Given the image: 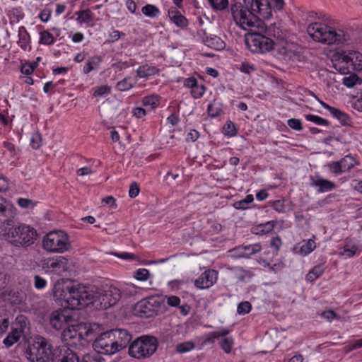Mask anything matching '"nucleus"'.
I'll use <instances>...</instances> for the list:
<instances>
[{"mask_svg": "<svg viewBox=\"0 0 362 362\" xmlns=\"http://www.w3.org/2000/svg\"><path fill=\"white\" fill-rule=\"evenodd\" d=\"M238 273L237 274V279L241 282H249L254 276V274L249 270H245L243 268L237 269Z\"/></svg>", "mask_w": 362, "mask_h": 362, "instance_id": "43", "label": "nucleus"}, {"mask_svg": "<svg viewBox=\"0 0 362 362\" xmlns=\"http://www.w3.org/2000/svg\"><path fill=\"white\" fill-rule=\"evenodd\" d=\"M168 17L177 27L183 28L188 25V20L175 8L168 10Z\"/></svg>", "mask_w": 362, "mask_h": 362, "instance_id": "20", "label": "nucleus"}, {"mask_svg": "<svg viewBox=\"0 0 362 362\" xmlns=\"http://www.w3.org/2000/svg\"><path fill=\"white\" fill-rule=\"evenodd\" d=\"M95 337L93 343V347L96 352L101 354L113 355L114 345L113 337L111 329L104 332L100 334L95 332Z\"/></svg>", "mask_w": 362, "mask_h": 362, "instance_id": "11", "label": "nucleus"}, {"mask_svg": "<svg viewBox=\"0 0 362 362\" xmlns=\"http://www.w3.org/2000/svg\"><path fill=\"white\" fill-rule=\"evenodd\" d=\"M20 337V332L18 329H13L4 339L3 343L7 348H9L19 340Z\"/></svg>", "mask_w": 362, "mask_h": 362, "instance_id": "31", "label": "nucleus"}, {"mask_svg": "<svg viewBox=\"0 0 362 362\" xmlns=\"http://www.w3.org/2000/svg\"><path fill=\"white\" fill-rule=\"evenodd\" d=\"M343 172H346L354 166L355 160L351 156H346L339 160Z\"/></svg>", "mask_w": 362, "mask_h": 362, "instance_id": "45", "label": "nucleus"}, {"mask_svg": "<svg viewBox=\"0 0 362 362\" xmlns=\"http://www.w3.org/2000/svg\"><path fill=\"white\" fill-rule=\"evenodd\" d=\"M53 362H80V359L69 347L55 346V356Z\"/></svg>", "mask_w": 362, "mask_h": 362, "instance_id": "14", "label": "nucleus"}, {"mask_svg": "<svg viewBox=\"0 0 362 362\" xmlns=\"http://www.w3.org/2000/svg\"><path fill=\"white\" fill-rule=\"evenodd\" d=\"M142 13L151 18H154L159 16L160 11L159 8L153 4H146L141 8Z\"/></svg>", "mask_w": 362, "mask_h": 362, "instance_id": "32", "label": "nucleus"}, {"mask_svg": "<svg viewBox=\"0 0 362 362\" xmlns=\"http://www.w3.org/2000/svg\"><path fill=\"white\" fill-rule=\"evenodd\" d=\"M160 104V98L158 95H151L143 98L141 105L147 110H152L156 108Z\"/></svg>", "mask_w": 362, "mask_h": 362, "instance_id": "27", "label": "nucleus"}, {"mask_svg": "<svg viewBox=\"0 0 362 362\" xmlns=\"http://www.w3.org/2000/svg\"><path fill=\"white\" fill-rule=\"evenodd\" d=\"M49 318L51 327L56 330L64 329L66 324L71 320V316L65 315L61 310L53 311Z\"/></svg>", "mask_w": 362, "mask_h": 362, "instance_id": "17", "label": "nucleus"}, {"mask_svg": "<svg viewBox=\"0 0 362 362\" xmlns=\"http://www.w3.org/2000/svg\"><path fill=\"white\" fill-rule=\"evenodd\" d=\"M34 286L37 289H42L47 286V281L39 275L34 276Z\"/></svg>", "mask_w": 362, "mask_h": 362, "instance_id": "63", "label": "nucleus"}, {"mask_svg": "<svg viewBox=\"0 0 362 362\" xmlns=\"http://www.w3.org/2000/svg\"><path fill=\"white\" fill-rule=\"evenodd\" d=\"M287 124L290 128L296 131H301L303 129L302 122L299 119H289L287 121Z\"/></svg>", "mask_w": 362, "mask_h": 362, "instance_id": "55", "label": "nucleus"}, {"mask_svg": "<svg viewBox=\"0 0 362 362\" xmlns=\"http://www.w3.org/2000/svg\"><path fill=\"white\" fill-rule=\"evenodd\" d=\"M325 272L323 264L315 265L305 276L307 281L313 282L318 279Z\"/></svg>", "mask_w": 362, "mask_h": 362, "instance_id": "28", "label": "nucleus"}, {"mask_svg": "<svg viewBox=\"0 0 362 362\" xmlns=\"http://www.w3.org/2000/svg\"><path fill=\"white\" fill-rule=\"evenodd\" d=\"M244 250L245 252V258H248L251 255H255L260 252L262 250V245L260 243L247 245H244Z\"/></svg>", "mask_w": 362, "mask_h": 362, "instance_id": "44", "label": "nucleus"}, {"mask_svg": "<svg viewBox=\"0 0 362 362\" xmlns=\"http://www.w3.org/2000/svg\"><path fill=\"white\" fill-rule=\"evenodd\" d=\"M199 37L202 42L207 47L216 50H222L225 48L226 44L220 37L214 35H207L206 30L200 29L197 31Z\"/></svg>", "mask_w": 362, "mask_h": 362, "instance_id": "15", "label": "nucleus"}, {"mask_svg": "<svg viewBox=\"0 0 362 362\" xmlns=\"http://www.w3.org/2000/svg\"><path fill=\"white\" fill-rule=\"evenodd\" d=\"M11 315L4 308H0V336L4 334L10 325Z\"/></svg>", "mask_w": 362, "mask_h": 362, "instance_id": "26", "label": "nucleus"}, {"mask_svg": "<svg viewBox=\"0 0 362 362\" xmlns=\"http://www.w3.org/2000/svg\"><path fill=\"white\" fill-rule=\"evenodd\" d=\"M17 204L21 207L24 209L33 208L35 204L33 202L31 199H25V198H19L17 200Z\"/></svg>", "mask_w": 362, "mask_h": 362, "instance_id": "61", "label": "nucleus"}, {"mask_svg": "<svg viewBox=\"0 0 362 362\" xmlns=\"http://www.w3.org/2000/svg\"><path fill=\"white\" fill-rule=\"evenodd\" d=\"M100 329L98 324H90L88 328L83 325H71L62 333V340L67 347L78 348L83 346L84 341H91L95 337V332Z\"/></svg>", "mask_w": 362, "mask_h": 362, "instance_id": "5", "label": "nucleus"}, {"mask_svg": "<svg viewBox=\"0 0 362 362\" xmlns=\"http://www.w3.org/2000/svg\"><path fill=\"white\" fill-rule=\"evenodd\" d=\"M356 98V100L354 103V107L358 111L362 112V89L357 93Z\"/></svg>", "mask_w": 362, "mask_h": 362, "instance_id": "64", "label": "nucleus"}, {"mask_svg": "<svg viewBox=\"0 0 362 362\" xmlns=\"http://www.w3.org/2000/svg\"><path fill=\"white\" fill-rule=\"evenodd\" d=\"M160 72V69L155 66H151L148 64L140 66L136 69L137 76L139 78H147L153 76Z\"/></svg>", "mask_w": 362, "mask_h": 362, "instance_id": "23", "label": "nucleus"}, {"mask_svg": "<svg viewBox=\"0 0 362 362\" xmlns=\"http://www.w3.org/2000/svg\"><path fill=\"white\" fill-rule=\"evenodd\" d=\"M113 337L114 354L126 349L132 341V334L124 329H111Z\"/></svg>", "mask_w": 362, "mask_h": 362, "instance_id": "13", "label": "nucleus"}, {"mask_svg": "<svg viewBox=\"0 0 362 362\" xmlns=\"http://www.w3.org/2000/svg\"><path fill=\"white\" fill-rule=\"evenodd\" d=\"M205 86L203 83H199L191 90V95L194 98L198 99L203 96L205 92Z\"/></svg>", "mask_w": 362, "mask_h": 362, "instance_id": "47", "label": "nucleus"}, {"mask_svg": "<svg viewBox=\"0 0 362 362\" xmlns=\"http://www.w3.org/2000/svg\"><path fill=\"white\" fill-rule=\"evenodd\" d=\"M310 186L316 187L318 193L330 192L336 188L334 182L319 175L310 176Z\"/></svg>", "mask_w": 362, "mask_h": 362, "instance_id": "18", "label": "nucleus"}, {"mask_svg": "<svg viewBox=\"0 0 362 362\" xmlns=\"http://www.w3.org/2000/svg\"><path fill=\"white\" fill-rule=\"evenodd\" d=\"M239 69L245 74H250L252 71H255L256 68L253 64L247 62H243L240 65Z\"/></svg>", "mask_w": 362, "mask_h": 362, "instance_id": "60", "label": "nucleus"}, {"mask_svg": "<svg viewBox=\"0 0 362 362\" xmlns=\"http://www.w3.org/2000/svg\"><path fill=\"white\" fill-rule=\"evenodd\" d=\"M358 250V246L352 243L351 242H346L345 245L343 247V251L341 254L346 257H352L355 255L356 250Z\"/></svg>", "mask_w": 362, "mask_h": 362, "instance_id": "41", "label": "nucleus"}, {"mask_svg": "<svg viewBox=\"0 0 362 362\" xmlns=\"http://www.w3.org/2000/svg\"><path fill=\"white\" fill-rule=\"evenodd\" d=\"M330 114L334 117L337 118L343 125L349 124V116L346 113L341 112L340 110L334 107Z\"/></svg>", "mask_w": 362, "mask_h": 362, "instance_id": "42", "label": "nucleus"}, {"mask_svg": "<svg viewBox=\"0 0 362 362\" xmlns=\"http://www.w3.org/2000/svg\"><path fill=\"white\" fill-rule=\"evenodd\" d=\"M223 134L228 137H233L237 134L236 127L232 121L228 120L226 122L223 127Z\"/></svg>", "mask_w": 362, "mask_h": 362, "instance_id": "40", "label": "nucleus"}, {"mask_svg": "<svg viewBox=\"0 0 362 362\" xmlns=\"http://www.w3.org/2000/svg\"><path fill=\"white\" fill-rule=\"evenodd\" d=\"M305 117L308 121L314 122L315 124H316L317 125L327 126L329 124V121H327V119L322 118L317 115H306L305 116Z\"/></svg>", "mask_w": 362, "mask_h": 362, "instance_id": "46", "label": "nucleus"}, {"mask_svg": "<svg viewBox=\"0 0 362 362\" xmlns=\"http://www.w3.org/2000/svg\"><path fill=\"white\" fill-rule=\"evenodd\" d=\"M230 255L235 258H245L244 245L236 247L230 251Z\"/></svg>", "mask_w": 362, "mask_h": 362, "instance_id": "54", "label": "nucleus"}, {"mask_svg": "<svg viewBox=\"0 0 362 362\" xmlns=\"http://www.w3.org/2000/svg\"><path fill=\"white\" fill-rule=\"evenodd\" d=\"M55 356V346L44 337L37 339V341L28 346V358L31 362H49L54 361Z\"/></svg>", "mask_w": 362, "mask_h": 362, "instance_id": "6", "label": "nucleus"}, {"mask_svg": "<svg viewBox=\"0 0 362 362\" xmlns=\"http://www.w3.org/2000/svg\"><path fill=\"white\" fill-rule=\"evenodd\" d=\"M362 79H361L356 74H352L348 76H344L343 78V84L348 88H352L356 84H361Z\"/></svg>", "mask_w": 362, "mask_h": 362, "instance_id": "38", "label": "nucleus"}, {"mask_svg": "<svg viewBox=\"0 0 362 362\" xmlns=\"http://www.w3.org/2000/svg\"><path fill=\"white\" fill-rule=\"evenodd\" d=\"M254 200L252 194H247L245 199L235 202L233 206L238 210H245L249 208V204L252 203Z\"/></svg>", "mask_w": 362, "mask_h": 362, "instance_id": "37", "label": "nucleus"}, {"mask_svg": "<svg viewBox=\"0 0 362 362\" xmlns=\"http://www.w3.org/2000/svg\"><path fill=\"white\" fill-rule=\"evenodd\" d=\"M37 66V64L35 62L34 63H25V64H23L21 66V71L23 74H25V75H30L34 69H35V67Z\"/></svg>", "mask_w": 362, "mask_h": 362, "instance_id": "53", "label": "nucleus"}, {"mask_svg": "<svg viewBox=\"0 0 362 362\" xmlns=\"http://www.w3.org/2000/svg\"><path fill=\"white\" fill-rule=\"evenodd\" d=\"M158 346V339L153 336L144 335L133 341L129 346V354L136 358H145L153 355Z\"/></svg>", "mask_w": 362, "mask_h": 362, "instance_id": "7", "label": "nucleus"}, {"mask_svg": "<svg viewBox=\"0 0 362 362\" xmlns=\"http://www.w3.org/2000/svg\"><path fill=\"white\" fill-rule=\"evenodd\" d=\"M211 6L216 9H224L227 7L228 0H208Z\"/></svg>", "mask_w": 362, "mask_h": 362, "instance_id": "56", "label": "nucleus"}, {"mask_svg": "<svg viewBox=\"0 0 362 362\" xmlns=\"http://www.w3.org/2000/svg\"><path fill=\"white\" fill-rule=\"evenodd\" d=\"M230 332V330L225 327H221L219 330L209 332L207 334L206 339L203 341L202 345L208 344H212L214 343L215 339H218L221 337H226Z\"/></svg>", "mask_w": 362, "mask_h": 362, "instance_id": "24", "label": "nucleus"}, {"mask_svg": "<svg viewBox=\"0 0 362 362\" xmlns=\"http://www.w3.org/2000/svg\"><path fill=\"white\" fill-rule=\"evenodd\" d=\"M52 13V11L50 8H45L42 9L39 14L40 21L44 23L48 22L50 19Z\"/></svg>", "mask_w": 362, "mask_h": 362, "instance_id": "62", "label": "nucleus"}, {"mask_svg": "<svg viewBox=\"0 0 362 362\" xmlns=\"http://www.w3.org/2000/svg\"><path fill=\"white\" fill-rule=\"evenodd\" d=\"M217 276L218 272L216 270L207 269L194 281V285L201 289L208 288L216 283Z\"/></svg>", "mask_w": 362, "mask_h": 362, "instance_id": "16", "label": "nucleus"}, {"mask_svg": "<svg viewBox=\"0 0 362 362\" xmlns=\"http://www.w3.org/2000/svg\"><path fill=\"white\" fill-rule=\"evenodd\" d=\"M0 229L2 238L17 249L27 250L38 238L35 228L23 223L15 224L13 218L4 219Z\"/></svg>", "mask_w": 362, "mask_h": 362, "instance_id": "2", "label": "nucleus"}, {"mask_svg": "<svg viewBox=\"0 0 362 362\" xmlns=\"http://www.w3.org/2000/svg\"><path fill=\"white\" fill-rule=\"evenodd\" d=\"M222 104L216 100L208 105L207 113L210 117H216L221 115L223 112Z\"/></svg>", "mask_w": 362, "mask_h": 362, "instance_id": "29", "label": "nucleus"}, {"mask_svg": "<svg viewBox=\"0 0 362 362\" xmlns=\"http://www.w3.org/2000/svg\"><path fill=\"white\" fill-rule=\"evenodd\" d=\"M110 87L107 85L98 86L95 88L93 95L94 96H103L107 95L110 92Z\"/></svg>", "mask_w": 362, "mask_h": 362, "instance_id": "58", "label": "nucleus"}, {"mask_svg": "<svg viewBox=\"0 0 362 362\" xmlns=\"http://www.w3.org/2000/svg\"><path fill=\"white\" fill-rule=\"evenodd\" d=\"M134 310L140 317L149 318L157 315L156 310H153L146 298L138 302L135 305Z\"/></svg>", "mask_w": 362, "mask_h": 362, "instance_id": "19", "label": "nucleus"}, {"mask_svg": "<svg viewBox=\"0 0 362 362\" xmlns=\"http://www.w3.org/2000/svg\"><path fill=\"white\" fill-rule=\"evenodd\" d=\"M131 77H126L118 81L116 84V88L119 91H127L134 87V84L131 81Z\"/></svg>", "mask_w": 362, "mask_h": 362, "instance_id": "39", "label": "nucleus"}, {"mask_svg": "<svg viewBox=\"0 0 362 362\" xmlns=\"http://www.w3.org/2000/svg\"><path fill=\"white\" fill-rule=\"evenodd\" d=\"M42 247L49 252L63 253L70 247L69 237L62 230L51 231L44 236Z\"/></svg>", "mask_w": 362, "mask_h": 362, "instance_id": "9", "label": "nucleus"}, {"mask_svg": "<svg viewBox=\"0 0 362 362\" xmlns=\"http://www.w3.org/2000/svg\"><path fill=\"white\" fill-rule=\"evenodd\" d=\"M337 64H335V68L339 66V71L345 73L349 66L352 69H362V54L357 51H342L340 53Z\"/></svg>", "mask_w": 362, "mask_h": 362, "instance_id": "10", "label": "nucleus"}, {"mask_svg": "<svg viewBox=\"0 0 362 362\" xmlns=\"http://www.w3.org/2000/svg\"><path fill=\"white\" fill-rule=\"evenodd\" d=\"M80 362H105L103 357L98 353H88L84 354L80 359Z\"/></svg>", "mask_w": 362, "mask_h": 362, "instance_id": "36", "label": "nucleus"}, {"mask_svg": "<svg viewBox=\"0 0 362 362\" xmlns=\"http://www.w3.org/2000/svg\"><path fill=\"white\" fill-rule=\"evenodd\" d=\"M15 212L13 207L6 201L5 199L0 197V221L4 219L13 218Z\"/></svg>", "mask_w": 362, "mask_h": 362, "instance_id": "22", "label": "nucleus"}, {"mask_svg": "<svg viewBox=\"0 0 362 362\" xmlns=\"http://www.w3.org/2000/svg\"><path fill=\"white\" fill-rule=\"evenodd\" d=\"M195 348V344L193 341H187L179 343L175 346V351L178 354H185L193 350Z\"/></svg>", "mask_w": 362, "mask_h": 362, "instance_id": "34", "label": "nucleus"}, {"mask_svg": "<svg viewBox=\"0 0 362 362\" xmlns=\"http://www.w3.org/2000/svg\"><path fill=\"white\" fill-rule=\"evenodd\" d=\"M86 287L94 288V294L90 300V304H96V307L100 305L101 309H107L116 304L121 297L119 289L114 286L107 287L104 289H100L95 286L86 285Z\"/></svg>", "mask_w": 362, "mask_h": 362, "instance_id": "8", "label": "nucleus"}, {"mask_svg": "<svg viewBox=\"0 0 362 362\" xmlns=\"http://www.w3.org/2000/svg\"><path fill=\"white\" fill-rule=\"evenodd\" d=\"M134 276L139 281H146L149 277V271L147 269H139L134 272Z\"/></svg>", "mask_w": 362, "mask_h": 362, "instance_id": "51", "label": "nucleus"}, {"mask_svg": "<svg viewBox=\"0 0 362 362\" xmlns=\"http://www.w3.org/2000/svg\"><path fill=\"white\" fill-rule=\"evenodd\" d=\"M101 62L102 57L100 56L95 55L93 57H90L87 60L83 68V74H88L91 71L98 69L100 66Z\"/></svg>", "mask_w": 362, "mask_h": 362, "instance_id": "25", "label": "nucleus"}, {"mask_svg": "<svg viewBox=\"0 0 362 362\" xmlns=\"http://www.w3.org/2000/svg\"><path fill=\"white\" fill-rule=\"evenodd\" d=\"M93 288L74 282L66 285L57 284L54 285L53 293L54 298L64 301L69 308L80 310L90 305L94 294Z\"/></svg>", "mask_w": 362, "mask_h": 362, "instance_id": "3", "label": "nucleus"}, {"mask_svg": "<svg viewBox=\"0 0 362 362\" xmlns=\"http://www.w3.org/2000/svg\"><path fill=\"white\" fill-rule=\"evenodd\" d=\"M68 259L62 256L45 258L41 260V267L46 272L61 275L69 269Z\"/></svg>", "mask_w": 362, "mask_h": 362, "instance_id": "12", "label": "nucleus"}, {"mask_svg": "<svg viewBox=\"0 0 362 362\" xmlns=\"http://www.w3.org/2000/svg\"><path fill=\"white\" fill-rule=\"evenodd\" d=\"M231 13L235 23L243 30H248L245 42L252 53H266L277 49L281 54H286L291 49L286 40V33L279 25L272 24L267 27L264 21L257 17L269 19L272 16V6L267 0H243L231 6Z\"/></svg>", "mask_w": 362, "mask_h": 362, "instance_id": "1", "label": "nucleus"}, {"mask_svg": "<svg viewBox=\"0 0 362 362\" xmlns=\"http://www.w3.org/2000/svg\"><path fill=\"white\" fill-rule=\"evenodd\" d=\"M39 43L45 45H52L55 42L54 37L48 30L40 32Z\"/></svg>", "mask_w": 362, "mask_h": 362, "instance_id": "33", "label": "nucleus"}, {"mask_svg": "<svg viewBox=\"0 0 362 362\" xmlns=\"http://www.w3.org/2000/svg\"><path fill=\"white\" fill-rule=\"evenodd\" d=\"M124 35H125V33H120L117 30H113L112 32H111L109 34L108 39L107 40L106 42L108 43L115 42L117 41L121 37V36H124Z\"/></svg>", "mask_w": 362, "mask_h": 362, "instance_id": "59", "label": "nucleus"}, {"mask_svg": "<svg viewBox=\"0 0 362 362\" xmlns=\"http://www.w3.org/2000/svg\"><path fill=\"white\" fill-rule=\"evenodd\" d=\"M17 43L25 51L31 49L30 36L24 26H21L18 29V40Z\"/></svg>", "mask_w": 362, "mask_h": 362, "instance_id": "21", "label": "nucleus"}, {"mask_svg": "<svg viewBox=\"0 0 362 362\" xmlns=\"http://www.w3.org/2000/svg\"><path fill=\"white\" fill-rule=\"evenodd\" d=\"M307 32L315 40L323 44H341L349 40V35L342 30L334 28L322 23H313L308 25Z\"/></svg>", "mask_w": 362, "mask_h": 362, "instance_id": "4", "label": "nucleus"}, {"mask_svg": "<svg viewBox=\"0 0 362 362\" xmlns=\"http://www.w3.org/2000/svg\"><path fill=\"white\" fill-rule=\"evenodd\" d=\"M281 245L282 240L281 238L278 235L272 237L269 241V245L271 248L273 250V252L276 255L278 254Z\"/></svg>", "mask_w": 362, "mask_h": 362, "instance_id": "48", "label": "nucleus"}, {"mask_svg": "<svg viewBox=\"0 0 362 362\" xmlns=\"http://www.w3.org/2000/svg\"><path fill=\"white\" fill-rule=\"evenodd\" d=\"M149 303L153 308V310H156V313L158 315L160 308L161 307L163 301L160 299L159 297L151 296L146 298Z\"/></svg>", "mask_w": 362, "mask_h": 362, "instance_id": "52", "label": "nucleus"}, {"mask_svg": "<svg viewBox=\"0 0 362 362\" xmlns=\"http://www.w3.org/2000/svg\"><path fill=\"white\" fill-rule=\"evenodd\" d=\"M315 247L316 244L313 240L309 239L308 240H303L298 253L305 257L311 253Z\"/></svg>", "mask_w": 362, "mask_h": 362, "instance_id": "30", "label": "nucleus"}, {"mask_svg": "<svg viewBox=\"0 0 362 362\" xmlns=\"http://www.w3.org/2000/svg\"><path fill=\"white\" fill-rule=\"evenodd\" d=\"M252 310V305L248 301H243L238 304L237 312L240 315H245L249 313Z\"/></svg>", "mask_w": 362, "mask_h": 362, "instance_id": "50", "label": "nucleus"}, {"mask_svg": "<svg viewBox=\"0 0 362 362\" xmlns=\"http://www.w3.org/2000/svg\"><path fill=\"white\" fill-rule=\"evenodd\" d=\"M270 206L276 211L282 213L285 211L284 199H278L269 202Z\"/></svg>", "mask_w": 362, "mask_h": 362, "instance_id": "57", "label": "nucleus"}, {"mask_svg": "<svg viewBox=\"0 0 362 362\" xmlns=\"http://www.w3.org/2000/svg\"><path fill=\"white\" fill-rule=\"evenodd\" d=\"M78 14V20L81 23H89L93 20V13L89 9L81 11Z\"/></svg>", "mask_w": 362, "mask_h": 362, "instance_id": "49", "label": "nucleus"}, {"mask_svg": "<svg viewBox=\"0 0 362 362\" xmlns=\"http://www.w3.org/2000/svg\"><path fill=\"white\" fill-rule=\"evenodd\" d=\"M223 337L219 342V346L226 354H230L234 344V340L231 337H228L226 336Z\"/></svg>", "mask_w": 362, "mask_h": 362, "instance_id": "35", "label": "nucleus"}]
</instances>
